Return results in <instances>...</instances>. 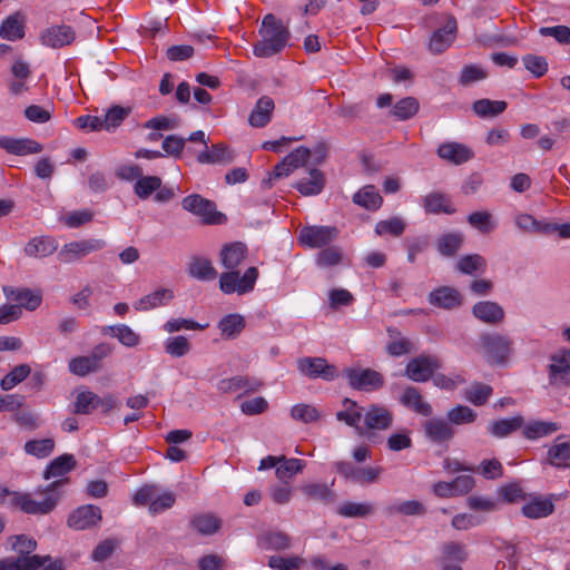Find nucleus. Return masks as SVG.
Masks as SVG:
<instances>
[{"label": "nucleus", "instance_id": "cd10ccee", "mask_svg": "<svg viewBox=\"0 0 570 570\" xmlns=\"http://www.w3.org/2000/svg\"><path fill=\"white\" fill-rule=\"evenodd\" d=\"M174 298V293L168 288H159L149 293L135 302L134 307L137 311L146 312L156 307L167 305Z\"/></svg>", "mask_w": 570, "mask_h": 570}, {"label": "nucleus", "instance_id": "c9c22d12", "mask_svg": "<svg viewBox=\"0 0 570 570\" xmlns=\"http://www.w3.org/2000/svg\"><path fill=\"white\" fill-rule=\"evenodd\" d=\"M3 291L8 298L19 302L21 308L24 307L28 311H35L41 304L40 294L29 289H13L4 287Z\"/></svg>", "mask_w": 570, "mask_h": 570}, {"label": "nucleus", "instance_id": "f257e3e1", "mask_svg": "<svg viewBox=\"0 0 570 570\" xmlns=\"http://www.w3.org/2000/svg\"><path fill=\"white\" fill-rule=\"evenodd\" d=\"M336 419L363 434L364 430L389 429L393 423V413L380 404H371L363 409L355 401L344 399L343 410L336 413Z\"/></svg>", "mask_w": 570, "mask_h": 570}, {"label": "nucleus", "instance_id": "69168bd1", "mask_svg": "<svg viewBox=\"0 0 570 570\" xmlns=\"http://www.w3.org/2000/svg\"><path fill=\"white\" fill-rule=\"evenodd\" d=\"M492 394V387L482 383H474L464 392L466 401L474 405H482Z\"/></svg>", "mask_w": 570, "mask_h": 570}, {"label": "nucleus", "instance_id": "f03ea898", "mask_svg": "<svg viewBox=\"0 0 570 570\" xmlns=\"http://www.w3.org/2000/svg\"><path fill=\"white\" fill-rule=\"evenodd\" d=\"M62 483L63 481L59 480L50 483L45 489L36 490L35 495L41 497L39 500L33 498L31 493L0 489V504H7L28 514H47L57 505L60 498L58 487Z\"/></svg>", "mask_w": 570, "mask_h": 570}, {"label": "nucleus", "instance_id": "1a4fd4ad", "mask_svg": "<svg viewBox=\"0 0 570 570\" xmlns=\"http://www.w3.org/2000/svg\"><path fill=\"white\" fill-rule=\"evenodd\" d=\"M549 384L562 387L570 384V348L561 347L549 356Z\"/></svg>", "mask_w": 570, "mask_h": 570}, {"label": "nucleus", "instance_id": "774afa93", "mask_svg": "<svg viewBox=\"0 0 570 570\" xmlns=\"http://www.w3.org/2000/svg\"><path fill=\"white\" fill-rule=\"evenodd\" d=\"M463 236L459 233H449L438 240V250L444 256H452L461 246Z\"/></svg>", "mask_w": 570, "mask_h": 570}, {"label": "nucleus", "instance_id": "bf43d9fd", "mask_svg": "<svg viewBox=\"0 0 570 570\" xmlns=\"http://www.w3.org/2000/svg\"><path fill=\"white\" fill-rule=\"evenodd\" d=\"M165 352L173 357H183L189 353L191 346L183 335L168 337L164 343Z\"/></svg>", "mask_w": 570, "mask_h": 570}, {"label": "nucleus", "instance_id": "7c9ffc66", "mask_svg": "<svg viewBox=\"0 0 570 570\" xmlns=\"http://www.w3.org/2000/svg\"><path fill=\"white\" fill-rule=\"evenodd\" d=\"M102 333L117 338L126 347H136L140 343L139 334L126 324L105 326Z\"/></svg>", "mask_w": 570, "mask_h": 570}, {"label": "nucleus", "instance_id": "6ab92c4d", "mask_svg": "<svg viewBox=\"0 0 570 570\" xmlns=\"http://www.w3.org/2000/svg\"><path fill=\"white\" fill-rule=\"evenodd\" d=\"M0 148L16 156H27L42 151V146L36 140L11 136H0Z\"/></svg>", "mask_w": 570, "mask_h": 570}, {"label": "nucleus", "instance_id": "473e14b6", "mask_svg": "<svg viewBox=\"0 0 570 570\" xmlns=\"http://www.w3.org/2000/svg\"><path fill=\"white\" fill-rule=\"evenodd\" d=\"M389 515L415 517L425 513V507L417 500L395 501L385 508Z\"/></svg>", "mask_w": 570, "mask_h": 570}, {"label": "nucleus", "instance_id": "680f3d73", "mask_svg": "<svg viewBox=\"0 0 570 570\" xmlns=\"http://www.w3.org/2000/svg\"><path fill=\"white\" fill-rule=\"evenodd\" d=\"M419 110V102L413 97H405L399 100L392 109L393 116L399 120H406L413 117Z\"/></svg>", "mask_w": 570, "mask_h": 570}, {"label": "nucleus", "instance_id": "b1692460", "mask_svg": "<svg viewBox=\"0 0 570 570\" xmlns=\"http://www.w3.org/2000/svg\"><path fill=\"white\" fill-rule=\"evenodd\" d=\"M472 313L479 321L491 325L499 324L504 318L502 306L492 301L478 302L473 305Z\"/></svg>", "mask_w": 570, "mask_h": 570}, {"label": "nucleus", "instance_id": "a878e982", "mask_svg": "<svg viewBox=\"0 0 570 570\" xmlns=\"http://www.w3.org/2000/svg\"><path fill=\"white\" fill-rule=\"evenodd\" d=\"M424 431L426 436L436 443L446 442L454 435V430L450 422L438 417L428 420L424 424Z\"/></svg>", "mask_w": 570, "mask_h": 570}, {"label": "nucleus", "instance_id": "79ce46f5", "mask_svg": "<svg viewBox=\"0 0 570 570\" xmlns=\"http://www.w3.org/2000/svg\"><path fill=\"white\" fill-rule=\"evenodd\" d=\"M523 425V417L517 415L509 419L493 421L489 425V432L495 438H505Z\"/></svg>", "mask_w": 570, "mask_h": 570}, {"label": "nucleus", "instance_id": "052dcab7", "mask_svg": "<svg viewBox=\"0 0 570 570\" xmlns=\"http://www.w3.org/2000/svg\"><path fill=\"white\" fill-rule=\"evenodd\" d=\"M31 368L27 364H20L9 372L0 382L3 391H10L28 377Z\"/></svg>", "mask_w": 570, "mask_h": 570}, {"label": "nucleus", "instance_id": "de8ad7c7", "mask_svg": "<svg viewBox=\"0 0 570 570\" xmlns=\"http://www.w3.org/2000/svg\"><path fill=\"white\" fill-rule=\"evenodd\" d=\"M355 204L375 210L382 205V197L374 186H365L360 189L353 197Z\"/></svg>", "mask_w": 570, "mask_h": 570}, {"label": "nucleus", "instance_id": "4c0bfd02", "mask_svg": "<svg viewBox=\"0 0 570 570\" xmlns=\"http://www.w3.org/2000/svg\"><path fill=\"white\" fill-rule=\"evenodd\" d=\"M301 492L311 500H317L324 503L334 501V493L331 485L321 482H308L299 488Z\"/></svg>", "mask_w": 570, "mask_h": 570}, {"label": "nucleus", "instance_id": "dca6fc26", "mask_svg": "<svg viewBox=\"0 0 570 570\" xmlns=\"http://www.w3.org/2000/svg\"><path fill=\"white\" fill-rule=\"evenodd\" d=\"M439 367L440 364L436 357L419 356L407 363L405 374L414 382H425L432 377Z\"/></svg>", "mask_w": 570, "mask_h": 570}, {"label": "nucleus", "instance_id": "5fc2aeb1", "mask_svg": "<svg viewBox=\"0 0 570 570\" xmlns=\"http://www.w3.org/2000/svg\"><path fill=\"white\" fill-rule=\"evenodd\" d=\"M548 458L552 465H563L566 461L570 460V441H562V438H557L554 444L548 451Z\"/></svg>", "mask_w": 570, "mask_h": 570}, {"label": "nucleus", "instance_id": "6e6552de", "mask_svg": "<svg viewBox=\"0 0 570 570\" xmlns=\"http://www.w3.org/2000/svg\"><path fill=\"white\" fill-rule=\"evenodd\" d=\"M343 375L352 389L363 392L377 391L384 385L383 375L372 368L346 367Z\"/></svg>", "mask_w": 570, "mask_h": 570}, {"label": "nucleus", "instance_id": "37998d69", "mask_svg": "<svg viewBox=\"0 0 570 570\" xmlns=\"http://www.w3.org/2000/svg\"><path fill=\"white\" fill-rule=\"evenodd\" d=\"M24 36V24L19 14L9 16L0 26V37L16 41Z\"/></svg>", "mask_w": 570, "mask_h": 570}, {"label": "nucleus", "instance_id": "5701e85b", "mask_svg": "<svg viewBox=\"0 0 570 570\" xmlns=\"http://www.w3.org/2000/svg\"><path fill=\"white\" fill-rule=\"evenodd\" d=\"M438 156L445 161L454 165H461L473 157V151L465 145L450 141L443 142L439 146Z\"/></svg>", "mask_w": 570, "mask_h": 570}, {"label": "nucleus", "instance_id": "a18cd8bd", "mask_svg": "<svg viewBox=\"0 0 570 570\" xmlns=\"http://www.w3.org/2000/svg\"><path fill=\"white\" fill-rule=\"evenodd\" d=\"M560 425L556 422L531 421L523 428V435L529 440H537L557 432Z\"/></svg>", "mask_w": 570, "mask_h": 570}, {"label": "nucleus", "instance_id": "bb28decb", "mask_svg": "<svg viewBox=\"0 0 570 570\" xmlns=\"http://www.w3.org/2000/svg\"><path fill=\"white\" fill-rule=\"evenodd\" d=\"M58 248V242L51 236H40L30 239L26 247L24 253L28 256L42 258L50 256Z\"/></svg>", "mask_w": 570, "mask_h": 570}, {"label": "nucleus", "instance_id": "2f4dec72", "mask_svg": "<svg viewBox=\"0 0 570 570\" xmlns=\"http://www.w3.org/2000/svg\"><path fill=\"white\" fill-rule=\"evenodd\" d=\"M76 466V460L72 454H62L53 459L43 472V478L50 480L62 478Z\"/></svg>", "mask_w": 570, "mask_h": 570}, {"label": "nucleus", "instance_id": "e2e57ef3", "mask_svg": "<svg viewBox=\"0 0 570 570\" xmlns=\"http://www.w3.org/2000/svg\"><path fill=\"white\" fill-rule=\"evenodd\" d=\"M446 419L451 424H469L475 421L476 413L469 406L456 405L448 411Z\"/></svg>", "mask_w": 570, "mask_h": 570}, {"label": "nucleus", "instance_id": "72a5a7b5", "mask_svg": "<svg viewBox=\"0 0 570 570\" xmlns=\"http://www.w3.org/2000/svg\"><path fill=\"white\" fill-rule=\"evenodd\" d=\"M554 505L550 499L533 498L522 507V513L530 519H540L550 515Z\"/></svg>", "mask_w": 570, "mask_h": 570}, {"label": "nucleus", "instance_id": "2eb2a0df", "mask_svg": "<svg viewBox=\"0 0 570 570\" xmlns=\"http://www.w3.org/2000/svg\"><path fill=\"white\" fill-rule=\"evenodd\" d=\"M101 520V511L98 507L86 504L77 508L67 520L69 528L80 531L97 525Z\"/></svg>", "mask_w": 570, "mask_h": 570}, {"label": "nucleus", "instance_id": "4468645a", "mask_svg": "<svg viewBox=\"0 0 570 570\" xmlns=\"http://www.w3.org/2000/svg\"><path fill=\"white\" fill-rule=\"evenodd\" d=\"M298 371L312 379L322 377L333 381L338 373L334 365H331L323 357H303L297 361Z\"/></svg>", "mask_w": 570, "mask_h": 570}, {"label": "nucleus", "instance_id": "393cba45", "mask_svg": "<svg viewBox=\"0 0 570 570\" xmlns=\"http://www.w3.org/2000/svg\"><path fill=\"white\" fill-rule=\"evenodd\" d=\"M274 108L275 105L272 98L261 97L248 117L249 125L255 128L265 127L271 121Z\"/></svg>", "mask_w": 570, "mask_h": 570}, {"label": "nucleus", "instance_id": "09e8293b", "mask_svg": "<svg viewBox=\"0 0 570 570\" xmlns=\"http://www.w3.org/2000/svg\"><path fill=\"white\" fill-rule=\"evenodd\" d=\"M130 107L112 106L110 107L104 118H101L104 129L107 131H115L121 122L130 115Z\"/></svg>", "mask_w": 570, "mask_h": 570}, {"label": "nucleus", "instance_id": "3c124183", "mask_svg": "<svg viewBox=\"0 0 570 570\" xmlns=\"http://www.w3.org/2000/svg\"><path fill=\"white\" fill-rule=\"evenodd\" d=\"M99 395L89 390L78 392L75 401V413L89 414L98 409Z\"/></svg>", "mask_w": 570, "mask_h": 570}, {"label": "nucleus", "instance_id": "7ed1b4c3", "mask_svg": "<svg viewBox=\"0 0 570 570\" xmlns=\"http://www.w3.org/2000/svg\"><path fill=\"white\" fill-rule=\"evenodd\" d=\"M259 39L253 47L258 58H268L281 52L287 45L289 31L274 14H266L258 29Z\"/></svg>", "mask_w": 570, "mask_h": 570}, {"label": "nucleus", "instance_id": "c03bdc74", "mask_svg": "<svg viewBox=\"0 0 570 570\" xmlns=\"http://www.w3.org/2000/svg\"><path fill=\"white\" fill-rule=\"evenodd\" d=\"M401 402L419 414L428 416L432 413L431 405L422 399L420 392L414 387L405 389L402 394Z\"/></svg>", "mask_w": 570, "mask_h": 570}, {"label": "nucleus", "instance_id": "9b49d317", "mask_svg": "<svg viewBox=\"0 0 570 570\" xmlns=\"http://www.w3.org/2000/svg\"><path fill=\"white\" fill-rule=\"evenodd\" d=\"M181 206L185 210L200 217L207 224L220 223L222 214L216 212L215 204L198 194L185 197L181 200Z\"/></svg>", "mask_w": 570, "mask_h": 570}, {"label": "nucleus", "instance_id": "f3484780", "mask_svg": "<svg viewBox=\"0 0 570 570\" xmlns=\"http://www.w3.org/2000/svg\"><path fill=\"white\" fill-rule=\"evenodd\" d=\"M474 487L470 475H459L451 482L440 481L433 485V493L440 498H453L468 493Z\"/></svg>", "mask_w": 570, "mask_h": 570}, {"label": "nucleus", "instance_id": "338daca9", "mask_svg": "<svg viewBox=\"0 0 570 570\" xmlns=\"http://www.w3.org/2000/svg\"><path fill=\"white\" fill-rule=\"evenodd\" d=\"M456 267L463 274L473 275L484 269L485 259L478 254L465 255L459 259Z\"/></svg>", "mask_w": 570, "mask_h": 570}, {"label": "nucleus", "instance_id": "aec40b11", "mask_svg": "<svg viewBox=\"0 0 570 570\" xmlns=\"http://www.w3.org/2000/svg\"><path fill=\"white\" fill-rule=\"evenodd\" d=\"M311 156V151L306 147H298L289 153L279 164L274 168L273 176L275 178L286 177L295 169L303 167Z\"/></svg>", "mask_w": 570, "mask_h": 570}, {"label": "nucleus", "instance_id": "39448f33", "mask_svg": "<svg viewBox=\"0 0 570 570\" xmlns=\"http://www.w3.org/2000/svg\"><path fill=\"white\" fill-rule=\"evenodd\" d=\"M479 350L490 364L503 365L513 352V342L499 333H485L480 336Z\"/></svg>", "mask_w": 570, "mask_h": 570}, {"label": "nucleus", "instance_id": "f704fd0d", "mask_svg": "<svg viewBox=\"0 0 570 570\" xmlns=\"http://www.w3.org/2000/svg\"><path fill=\"white\" fill-rule=\"evenodd\" d=\"M234 159L233 153L224 145H214L198 154L197 160L200 164H229Z\"/></svg>", "mask_w": 570, "mask_h": 570}, {"label": "nucleus", "instance_id": "f8f14e48", "mask_svg": "<svg viewBox=\"0 0 570 570\" xmlns=\"http://www.w3.org/2000/svg\"><path fill=\"white\" fill-rule=\"evenodd\" d=\"M337 229L331 226H306L299 230V243L308 248H321L337 237Z\"/></svg>", "mask_w": 570, "mask_h": 570}, {"label": "nucleus", "instance_id": "6e6d98bb", "mask_svg": "<svg viewBox=\"0 0 570 570\" xmlns=\"http://www.w3.org/2000/svg\"><path fill=\"white\" fill-rule=\"evenodd\" d=\"M261 546L268 550H286L291 547V538L281 531L265 533L259 539Z\"/></svg>", "mask_w": 570, "mask_h": 570}, {"label": "nucleus", "instance_id": "c85d7f7f", "mask_svg": "<svg viewBox=\"0 0 570 570\" xmlns=\"http://www.w3.org/2000/svg\"><path fill=\"white\" fill-rule=\"evenodd\" d=\"M247 248L243 243L225 245L220 250V263L226 269H236L246 258Z\"/></svg>", "mask_w": 570, "mask_h": 570}, {"label": "nucleus", "instance_id": "20e7f679", "mask_svg": "<svg viewBox=\"0 0 570 570\" xmlns=\"http://www.w3.org/2000/svg\"><path fill=\"white\" fill-rule=\"evenodd\" d=\"M36 547V541L24 534L10 537L7 548L17 556L0 559V570H32L39 566V556L31 554Z\"/></svg>", "mask_w": 570, "mask_h": 570}, {"label": "nucleus", "instance_id": "0eeeda50", "mask_svg": "<svg viewBox=\"0 0 570 570\" xmlns=\"http://www.w3.org/2000/svg\"><path fill=\"white\" fill-rule=\"evenodd\" d=\"M175 501L176 497L173 492H160L156 485L142 487L134 497V503L137 505L148 504L151 514H158L170 509Z\"/></svg>", "mask_w": 570, "mask_h": 570}, {"label": "nucleus", "instance_id": "4be33fe9", "mask_svg": "<svg viewBox=\"0 0 570 570\" xmlns=\"http://www.w3.org/2000/svg\"><path fill=\"white\" fill-rule=\"evenodd\" d=\"M261 386L259 380L242 375L220 380L217 384V389L222 393H252L259 390Z\"/></svg>", "mask_w": 570, "mask_h": 570}, {"label": "nucleus", "instance_id": "0e129e2a", "mask_svg": "<svg viewBox=\"0 0 570 570\" xmlns=\"http://www.w3.org/2000/svg\"><path fill=\"white\" fill-rule=\"evenodd\" d=\"M291 416L295 421H299L303 423H313L320 419L321 414L315 406L311 404L299 403L292 406Z\"/></svg>", "mask_w": 570, "mask_h": 570}, {"label": "nucleus", "instance_id": "864d4df0", "mask_svg": "<svg viewBox=\"0 0 570 570\" xmlns=\"http://www.w3.org/2000/svg\"><path fill=\"white\" fill-rule=\"evenodd\" d=\"M69 371L77 376H86L90 373L99 371L101 367L95 362L90 355L77 356L69 361Z\"/></svg>", "mask_w": 570, "mask_h": 570}, {"label": "nucleus", "instance_id": "9d476101", "mask_svg": "<svg viewBox=\"0 0 570 570\" xmlns=\"http://www.w3.org/2000/svg\"><path fill=\"white\" fill-rule=\"evenodd\" d=\"M106 246L105 240L90 238L75 240L65 244L58 253V259L62 263H72Z\"/></svg>", "mask_w": 570, "mask_h": 570}, {"label": "nucleus", "instance_id": "13d9d810", "mask_svg": "<svg viewBox=\"0 0 570 570\" xmlns=\"http://www.w3.org/2000/svg\"><path fill=\"white\" fill-rule=\"evenodd\" d=\"M55 449V441L50 438L41 440H30L24 444V451L29 455L39 459L49 456Z\"/></svg>", "mask_w": 570, "mask_h": 570}, {"label": "nucleus", "instance_id": "8fccbe9b", "mask_svg": "<svg viewBox=\"0 0 570 570\" xmlns=\"http://www.w3.org/2000/svg\"><path fill=\"white\" fill-rule=\"evenodd\" d=\"M161 179L158 176H144L134 184V193L139 199H148L159 187Z\"/></svg>", "mask_w": 570, "mask_h": 570}, {"label": "nucleus", "instance_id": "58836bf2", "mask_svg": "<svg viewBox=\"0 0 570 570\" xmlns=\"http://www.w3.org/2000/svg\"><path fill=\"white\" fill-rule=\"evenodd\" d=\"M245 327V318L239 314H228L218 322L220 334L226 340L237 337Z\"/></svg>", "mask_w": 570, "mask_h": 570}, {"label": "nucleus", "instance_id": "412c9836", "mask_svg": "<svg viewBox=\"0 0 570 570\" xmlns=\"http://www.w3.org/2000/svg\"><path fill=\"white\" fill-rule=\"evenodd\" d=\"M428 301L435 307L453 309L461 306L462 295L453 287L441 286L429 294Z\"/></svg>", "mask_w": 570, "mask_h": 570}, {"label": "nucleus", "instance_id": "a19ab883", "mask_svg": "<svg viewBox=\"0 0 570 570\" xmlns=\"http://www.w3.org/2000/svg\"><path fill=\"white\" fill-rule=\"evenodd\" d=\"M189 275L199 281H212L217 276L213 263L205 257H194L188 268Z\"/></svg>", "mask_w": 570, "mask_h": 570}, {"label": "nucleus", "instance_id": "c756f323", "mask_svg": "<svg viewBox=\"0 0 570 570\" xmlns=\"http://www.w3.org/2000/svg\"><path fill=\"white\" fill-rule=\"evenodd\" d=\"M325 186L324 174L318 169L309 170L306 177H303L295 184V188L303 196L318 195Z\"/></svg>", "mask_w": 570, "mask_h": 570}, {"label": "nucleus", "instance_id": "a211bd4d", "mask_svg": "<svg viewBox=\"0 0 570 570\" xmlns=\"http://www.w3.org/2000/svg\"><path fill=\"white\" fill-rule=\"evenodd\" d=\"M458 32V23L453 17H449L445 24L433 32L429 42V49L433 53H441L445 51Z\"/></svg>", "mask_w": 570, "mask_h": 570}, {"label": "nucleus", "instance_id": "423d86ee", "mask_svg": "<svg viewBox=\"0 0 570 570\" xmlns=\"http://www.w3.org/2000/svg\"><path fill=\"white\" fill-rule=\"evenodd\" d=\"M257 277L258 269L256 267L247 268L242 276L239 272L228 269L219 277V288L225 294L237 293L243 295L254 289Z\"/></svg>", "mask_w": 570, "mask_h": 570}, {"label": "nucleus", "instance_id": "e433bc0d", "mask_svg": "<svg viewBox=\"0 0 570 570\" xmlns=\"http://www.w3.org/2000/svg\"><path fill=\"white\" fill-rule=\"evenodd\" d=\"M193 529L202 535H213L222 527V521L213 513H200L191 520Z\"/></svg>", "mask_w": 570, "mask_h": 570}, {"label": "nucleus", "instance_id": "ea45409f", "mask_svg": "<svg viewBox=\"0 0 570 570\" xmlns=\"http://www.w3.org/2000/svg\"><path fill=\"white\" fill-rule=\"evenodd\" d=\"M305 468V462L301 459L281 455L279 463L275 470L276 478L281 481H288L294 475L302 473Z\"/></svg>", "mask_w": 570, "mask_h": 570}, {"label": "nucleus", "instance_id": "603ef678", "mask_svg": "<svg viewBox=\"0 0 570 570\" xmlns=\"http://www.w3.org/2000/svg\"><path fill=\"white\" fill-rule=\"evenodd\" d=\"M507 108V102L502 100L480 99L473 104L474 112L480 117H495L502 114Z\"/></svg>", "mask_w": 570, "mask_h": 570}, {"label": "nucleus", "instance_id": "49530a36", "mask_svg": "<svg viewBox=\"0 0 570 570\" xmlns=\"http://www.w3.org/2000/svg\"><path fill=\"white\" fill-rule=\"evenodd\" d=\"M374 512L371 502L345 501L337 508V514L344 518H365Z\"/></svg>", "mask_w": 570, "mask_h": 570}, {"label": "nucleus", "instance_id": "4d7b16f0", "mask_svg": "<svg viewBox=\"0 0 570 570\" xmlns=\"http://www.w3.org/2000/svg\"><path fill=\"white\" fill-rule=\"evenodd\" d=\"M406 224L400 217H391L389 219L380 220L375 225V234L377 236L392 235L395 237L401 236L405 230Z\"/></svg>", "mask_w": 570, "mask_h": 570}, {"label": "nucleus", "instance_id": "ddd939ff", "mask_svg": "<svg viewBox=\"0 0 570 570\" xmlns=\"http://www.w3.org/2000/svg\"><path fill=\"white\" fill-rule=\"evenodd\" d=\"M76 39V32L72 27L67 24H53L43 29L39 35V41L42 46L59 49L71 45Z\"/></svg>", "mask_w": 570, "mask_h": 570}]
</instances>
